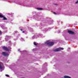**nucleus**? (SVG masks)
<instances>
[{
    "label": "nucleus",
    "instance_id": "f257e3e1",
    "mask_svg": "<svg viewBox=\"0 0 78 78\" xmlns=\"http://www.w3.org/2000/svg\"><path fill=\"white\" fill-rule=\"evenodd\" d=\"M54 43L53 42H50L49 41H47L45 42V45H47L49 46H53L54 45Z\"/></svg>",
    "mask_w": 78,
    "mask_h": 78
},
{
    "label": "nucleus",
    "instance_id": "f03ea898",
    "mask_svg": "<svg viewBox=\"0 0 78 78\" xmlns=\"http://www.w3.org/2000/svg\"><path fill=\"white\" fill-rule=\"evenodd\" d=\"M3 49L5 50V51H9L11 48L10 47H8V48H7L5 46H3L2 47Z\"/></svg>",
    "mask_w": 78,
    "mask_h": 78
},
{
    "label": "nucleus",
    "instance_id": "7ed1b4c3",
    "mask_svg": "<svg viewBox=\"0 0 78 78\" xmlns=\"http://www.w3.org/2000/svg\"><path fill=\"white\" fill-rule=\"evenodd\" d=\"M64 50V48H57L53 50L54 51H60L61 50Z\"/></svg>",
    "mask_w": 78,
    "mask_h": 78
},
{
    "label": "nucleus",
    "instance_id": "20e7f679",
    "mask_svg": "<svg viewBox=\"0 0 78 78\" xmlns=\"http://www.w3.org/2000/svg\"><path fill=\"white\" fill-rule=\"evenodd\" d=\"M2 54V55H3L4 56H8L9 55V54L8 53L5 52H3Z\"/></svg>",
    "mask_w": 78,
    "mask_h": 78
},
{
    "label": "nucleus",
    "instance_id": "39448f33",
    "mask_svg": "<svg viewBox=\"0 0 78 78\" xmlns=\"http://www.w3.org/2000/svg\"><path fill=\"white\" fill-rule=\"evenodd\" d=\"M0 17H1V18L3 17V20H7V19H6V17L3 16L2 15V13H0Z\"/></svg>",
    "mask_w": 78,
    "mask_h": 78
},
{
    "label": "nucleus",
    "instance_id": "423d86ee",
    "mask_svg": "<svg viewBox=\"0 0 78 78\" xmlns=\"http://www.w3.org/2000/svg\"><path fill=\"white\" fill-rule=\"evenodd\" d=\"M3 63L1 62H0V69H3Z\"/></svg>",
    "mask_w": 78,
    "mask_h": 78
},
{
    "label": "nucleus",
    "instance_id": "0eeeda50",
    "mask_svg": "<svg viewBox=\"0 0 78 78\" xmlns=\"http://www.w3.org/2000/svg\"><path fill=\"white\" fill-rule=\"evenodd\" d=\"M68 33L71 34H75V33H74V32H73V31L69 30L68 31Z\"/></svg>",
    "mask_w": 78,
    "mask_h": 78
},
{
    "label": "nucleus",
    "instance_id": "6e6552de",
    "mask_svg": "<svg viewBox=\"0 0 78 78\" xmlns=\"http://www.w3.org/2000/svg\"><path fill=\"white\" fill-rule=\"evenodd\" d=\"M37 37V34H35V35L32 37V38L33 39H34L35 37L36 38Z\"/></svg>",
    "mask_w": 78,
    "mask_h": 78
},
{
    "label": "nucleus",
    "instance_id": "1a4fd4ad",
    "mask_svg": "<svg viewBox=\"0 0 78 78\" xmlns=\"http://www.w3.org/2000/svg\"><path fill=\"white\" fill-rule=\"evenodd\" d=\"M62 78H71V77L68 76H64V77H62Z\"/></svg>",
    "mask_w": 78,
    "mask_h": 78
},
{
    "label": "nucleus",
    "instance_id": "9d476101",
    "mask_svg": "<svg viewBox=\"0 0 78 78\" xmlns=\"http://www.w3.org/2000/svg\"><path fill=\"white\" fill-rule=\"evenodd\" d=\"M34 45H38V43H36V42H34Z\"/></svg>",
    "mask_w": 78,
    "mask_h": 78
},
{
    "label": "nucleus",
    "instance_id": "9b49d317",
    "mask_svg": "<svg viewBox=\"0 0 78 78\" xmlns=\"http://www.w3.org/2000/svg\"><path fill=\"white\" fill-rule=\"evenodd\" d=\"M37 10H42V9L41 8H37Z\"/></svg>",
    "mask_w": 78,
    "mask_h": 78
},
{
    "label": "nucleus",
    "instance_id": "f8f14e48",
    "mask_svg": "<svg viewBox=\"0 0 78 78\" xmlns=\"http://www.w3.org/2000/svg\"><path fill=\"white\" fill-rule=\"evenodd\" d=\"M6 37H7L8 39V38H10L9 36H6Z\"/></svg>",
    "mask_w": 78,
    "mask_h": 78
},
{
    "label": "nucleus",
    "instance_id": "ddd939ff",
    "mask_svg": "<svg viewBox=\"0 0 78 78\" xmlns=\"http://www.w3.org/2000/svg\"><path fill=\"white\" fill-rule=\"evenodd\" d=\"M21 41H24V40H23V39L22 38H21Z\"/></svg>",
    "mask_w": 78,
    "mask_h": 78
},
{
    "label": "nucleus",
    "instance_id": "4468645a",
    "mask_svg": "<svg viewBox=\"0 0 78 78\" xmlns=\"http://www.w3.org/2000/svg\"><path fill=\"white\" fill-rule=\"evenodd\" d=\"M75 3L76 4H78V1L76 2Z\"/></svg>",
    "mask_w": 78,
    "mask_h": 78
},
{
    "label": "nucleus",
    "instance_id": "2eb2a0df",
    "mask_svg": "<svg viewBox=\"0 0 78 78\" xmlns=\"http://www.w3.org/2000/svg\"><path fill=\"white\" fill-rule=\"evenodd\" d=\"M5 76L7 77H9V75H6Z\"/></svg>",
    "mask_w": 78,
    "mask_h": 78
},
{
    "label": "nucleus",
    "instance_id": "dca6fc26",
    "mask_svg": "<svg viewBox=\"0 0 78 78\" xmlns=\"http://www.w3.org/2000/svg\"><path fill=\"white\" fill-rule=\"evenodd\" d=\"M0 34H2V31L1 30H0Z\"/></svg>",
    "mask_w": 78,
    "mask_h": 78
},
{
    "label": "nucleus",
    "instance_id": "f3484780",
    "mask_svg": "<svg viewBox=\"0 0 78 78\" xmlns=\"http://www.w3.org/2000/svg\"><path fill=\"white\" fill-rule=\"evenodd\" d=\"M20 49H18V51H20Z\"/></svg>",
    "mask_w": 78,
    "mask_h": 78
},
{
    "label": "nucleus",
    "instance_id": "a211bd4d",
    "mask_svg": "<svg viewBox=\"0 0 78 78\" xmlns=\"http://www.w3.org/2000/svg\"><path fill=\"white\" fill-rule=\"evenodd\" d=\"M55 5H56V6H57V5H58V4H55Z\"/></svg>",
    "mask_w": 78,
    "mask_h": 78
},
{
    "label": "nucleus",
    "instance_id": "6ab92c4d",
    "mask_svg": "<svg viewBox=\"0 0 78 78\" xmlns=\"http://www.w3.org/2000/svg\"><path fill=\"white\" fill-rule=\"evenodd\" d=\"M53 14H56V13L55 12H53Z\"/></svg>",
    "mask_w": 78,
    "mask_h": 78
},
{
    "label": "nucleus",
    "instance_id": "aec40b11",
    "mask_svg": "<svg viewBox=\"0 0 78 78\" xmlns=\"http://www.w3.org/2000/svg\"><path fill=\"white\" fill-rule=\"evenodd\" d=\"M20 30H21V31H22V30H23V29H20Z\"/></svg>",
    "mask_w": 78,
    "mask_h": 78
},
{
    "label": "nucleus",
    "instance_id": "412c9836",
    "mask_svg": "<svg viewBox=\"0 0 78 78\" xmlns=\"http://www.w3.org/2000/svg\"><path fill=\"white\" fill-rule=\"evenodd\" d=\"M15 33H17V31H15Z\"/></svg>",
    "mask_w": 78,
    "mask_h": 78
},
{
    "label": "nucleus",
    "instance_id": "4be33fe9",
    "mask_svg": "<svg viewBox=\"0 0 78 78\" xmlns=\"http://www.w3.org/2000/svg\"><path fill=\"white\" fill-rule=\"evenodd\" d=\"M23 33H25V31H23Z\"/></svg>",
    "mask_w": 78,
    "mask_h": 78
},
{
    "label": "nucleus",
    "instance_id": "5701e85b",
    "mask_svg": "<svg viewBox=\"0 0 78 78\" xmlns=\"http://www.w3.org/2000/svg\"><path fill=\"white\" fill-rule=\"evenodd\" d=\"M9 42H10H10H11V41H9Z\"/></svg>",
    "mask_w": 78,
    "mask_h": 78
}]
</instances>
